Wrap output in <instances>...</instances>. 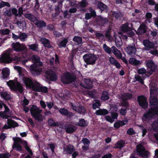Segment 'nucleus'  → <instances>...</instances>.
<instances>
[{
	"mask_svg": "<svg viewBox=\"0 0 158 158\" xmlns=\"http://www.w3.org/2000/svg\"><path fill=\"white\" fill-rule=\"evenodd\" d=\"M109 61L112 64L115 65L116 67L119 68L120 67V64L113 57H111L109 58Z\"/></svg>",
	"mask_w": 158,
	"mask_h": 158,
	"instance_id": "obj_28",
	"label": "nucleus"
},
{
	"mask_svg": "<svg viewBox=\"0 0 158 158\" xmlns=\"http://www.w3.org/2000/svg\"><path fill=\"white\" fill-rule=\"evenodd\" d=\"M60 113L64 115H66L68 114V111L67 109H65L64 108H62L60 109L59 110Z\"/></svg>",
	"mask_w": 158,
	"mask_h": 158,
	"instance_id": "obj_62",
	"label": "nucleus"
},
{
	"mask_svg": "<svg viewBox=\"0 0 158 158\" xmlns=\"http://www.w3.org/2000/svg\"><path fill=\"white\" fill-rule=\"evenodd\" d=\"M150 109L145 114L142 118L143 122H148L154 115L158 114V107L156 106L158 103L156 96L158 94L157 87L155 84L151 83L150 84Z\"/></svg>",
	"mask_w": 158,
	"mask_h": 158,
	"instance_id": "obj_1",
	"label": "nucleus"
},
{
	"mask_svg": "<svg viewBox=\"0 0 158 158\" xmlns=\"http://www.w3.org/2000/svg\"><path fill=\"white\" fill-rule=\"evenodd\" d=\"M42 110L40 109L36 106H32L30 109V111L32 116L36 120L42 121L44 118L40 114Z\"/></svg>",
	"mask_w": 158,
	"mask_h": 158,
	"instance_id": "obj_4",
	"label": "nucleus"
},
{
	"mask_svg": "<svg viewBox=\"0 0 158 158\" xmlns=\"http://www.w3.org/2000/svg\"><path fill=\"white\" fill-rule=\"evenodd\" d=\"M136 151L138 155L144 158H147L149 155V153L145 150L144 147L141 144L137 146Z\"/></svg>",
	"mask_w": 158,
	"mask_h": 158,
	"instance_id": "obj_10",
	"label": "nucleus"
},
{
	"mask_svg": "<svg viewBox=\"0 0 158 158\" xmlns=\"http://www.w3.org/2000/svg\"><path fill=\"white\" fill-rule=\"evenodd\" d=\"M73 40L78 44H80L82 43L81 38L78 36H74L73 38Z\"/></svg>",
	"mask_w": 158,
	"mask_h": 158,
	"instance_id": "obj_42",
	"label": "nucleus"
},
{
	"mask_svg": "<svg viewBox=\"0 0 158 158\" xmlns=\"http://www.w3.org/2000/svg\"><path fill=\"white\" fill-rule=\"evenodd\" d=\"M128 24L126 23L123 24L121 27L122 31L124 32H128L131 31L132 29L128 27Z\"/></svg>",
	"mask_w": 158,
	"mask_h": 158,
	"instance_id": "obj_32",
	"label": "nucleus"
},
{
	"mask_svg": "<svg viewBox=\"0 0 158 158\" xmlns=\"http://www.w3.org/2000/svg\"><path fill=\"white\" fill-rule=\"evenodd\" d=\"M35 85L33 90L41 92L43 93H46L47 92L48 89L46 87L41 86L39 83L37 82L36 83Z\"/></svg>",
	"mask_w": 158,
	"mask_h": 158,
	"instance_id": "obj_18",
	"label": "nucleus"
},
{
	"mask_svg": "<svg viewBox=\"0 0 158 158\" xmlns=\"http://www.w3.org/2000/svg\"><path fill=\"white\" fill-rule=\"evenodd\" d=\"M101 106V104L99 101H97L95 103L93 104V108L94 109H95L97 108H98Z\"/></svg>",
	"mask_w": 158,
	"mask_h": 158,
	"instance_id": "obj_54",
	"label": "nucleus"
},
{
	"mask_svg": "<svg viewBox=\"0 0 158 158\" xmlns=\"http://www.w3.org/2000/svg\"><path fill=\"white\" fill-rule=\"evenodd\" d=\"M103 48L105 51L108 54H110L111 52V48L108 47L106 44L103 45Z\"/></svg>",
	"mask_w": 158,
	"mask_h": 158,
	"instance_id": "obj_45",
	"label": "nucleus"
},
{
	"mask_svg": "<svg viewBox=\"0 0 158 158\" xmlns=\"http://www.w3.org/2000/svg\"><path fill=\"white\" fill-rule=\"evenodd\" d=\"M10 31L8 29H4L0 30V32L1 33L4 35H7L10 33Z\"/></svg>",
	"mask_w": 158,
	"mask_h": 158,
	"instance_id": "obj_55",
	"label": "nucleus"
},
{
	"mask_svg": "<svg viewBox=\"0 0 158 158\" xmlns=\"http://www.w3.org/2000/svg\"><path fill=\"white\" fill-rule=\"evenodd\" d=\"M118 37L119 38V40H118L117 39H115V43L116 46L118 47H120L122 44V42L121 39L118 36Z\"/></svg>",
	"mask_w": 158,
	"mask_h": 158,
	"instance_id": "obj_57",
	"label": "nucleus"
},
{
	"mask_svg": "<svg viewBox=\"0 0 158 158\" xmlns=\"http://www.w3.org/2000/svg\"><path fill=\"white\" fill-rule=\"evenodd\" d=\"M1 96L5 100H9L12 97L11 95L9 92L3 91L0 93Z\"/></svg>",
	"mask_w": 158,
	"mask_h": 158,
	"instance_id": "obj_24",
	"label": "nucleus"
},
{
	"mask_svg": "<svg viewBox=\"0 0 158 158\" xmlns=\"http://www.w3.org/2000/svg\"><path fill=\"white\" fill-rule=\"evenodd\" d=\"M10 49H8L4 52L0 57V62L5 63H9L12 62V59L10 57Z\"/></svg>",
	"mask_w": 158,
	"mask_h": 158,
	"instance_id": "obj_8",
	"label": "nucleus"
},
{
	"mask_svg": "<svg viewBox=\"0 0 158 158\" xmlns=\"http://www.w3.org/2000/svg\"><path fill=\"white\" fill-rule=\"evenodd\" d=\"M108 113V111L106 109H99L96 111L95 114L97 115H105Z\"/></svg>",
	"mask_w": 158,
	"mask_h": 158,
	"instance_id": "obj_31",
	"label": "nucleus"
},
{
	"mask_svg": "<svg viewBox=\"0 0 158 158\" xmlns=\"http://www.w3.org/2000/svg\"><path fill=\"white\" fill-rule=\"evenodd\" d=\"M146 65L148 68L150 69L152 71H154L156 67V65L151 60L147 62Z\"/></svg>",
	"mask_w": 158,
	"mask_h": 158,
	"instance_id": "obj_21",
	"label": "nucleus"
},
{
	"mask_svg": "<svg viewBox=\"0 0 158 158\" xmlns=\"http://www.w3.org/2000/svg\"><path fill=\"white\" fill-rule=\"evenodd\" d=\"M17 24L18 26L21 28L24 29L26 27L25 22L24 19L22 21H18L17 22Z\"/></svg>",
	"mask_w": 158,
	"mask_h": 158,
	"instance_id": "obj_37",
	"label": "nucleus"
},
{
	"mask_svg": "<svg viewBox=\"0 0 158 158\" xmlns=\"http://www.w3.org/2000/svg\"><path fill=\"white\" fill-rule=\"evenodd\" d=\"M79 4L81 7H85L88 4V3L85 0H82L79 3Z\"/></svg>",
	"mask_w": 158,
	"mask_h": 158,
	"instance_id": "obj_53",
	"label": "nucleus"
},
{
	"mask_svg": "<svg viewBox=\"0 0 158 158\" xmlns=\"http://www.w3.org/2000/svg\"><path fill=\"white\" fill-rule=\"evenodd\" d=\"M10 6V4L8 2L2 1L0 3V8H2L5 6Z\"/></svg>",
	"mask_w": 158,
	"mask_h": 158,
	"instance_id": "obj_52",
	"label": "nucleus"
},
{
	"mask_svg": "<svg viewBox=\"0 0 158 158\" xmlns=\"http://www.w3.org/2000/svg\"><path fill=\"white\" fill-rule=\"evenodd\" d=\"M15 69L16 70L18 73L20 77V79L22 77H24V76L25 74H27V71L25 69L22 67L17 66H14Z\"/></svg>",
	"mask_w": 158,
	"mask_h": 158,
	"instance_id": "obj_19",
	"label": "nucleus"
},
{
	"mask_svg": "<svg viewBox=\"0 0 158 158\" xmlns=\"http://www.w3.org/2000/svg\"><path fill=\"white\" fill-rule=\"evenodd\" d=\"M82 142L85 145H88L90 143L89 140L86 138H84L82 140Z\"/></svg>",
	"mask_w": 158,
	"mask_h": 158,
	"instance_id": "obj_64",
	"label": "nucleus"
},
{
	"mask_svg": "<svg viewBox=\"0 0 158 158\" xmlns=\"http://www.w3.org/2000/svg\"><path fill=\"white\" fill-rule=\"evenodd\" d=\"M24 16L33 23L36 20V18L34 16L30 14H26L24 15Z\"/></svg>",
	"mask_w": 158,
	"mask_h": 158,
	"instance_id": "obj_38",
	"label": "nucleus"
},
{
	"mask_svg": "<svg viewBox=\"0 0 158 158\" xmlns=\"http://www.w3.org/2000/svg\"><path fill=\"white\" fill-rule=\"evenodd\" d=\"M75 77L73 74L69 73L64 74L61 78V81L64 84H68L75 80Z\"/></svg>",
	"mask_w": 158,
	"mask_h": 158,
	"instance_id": "obj_9",
	"label": "nucleus"
},
{
	"mask_svg": "<svg viewBox=\"0 0 158 158\" xmlns=\"http://www.w3.org/2000/svg\"><path fill=\"white\" fill-rule=\"evenodd\" d=\"M146 27L145 25L142 24L138 28L137 33L139 34H141L146 32Z\"/></svg>",
	"mask_w": 158,
	"mask_h": 158,
	"instance_id": "obj_27",
	"label": "nucleus"
},
{
	"mask_svg": "<svg viewBox=\"0 0 158 158\" xmlns=\"http://www.w3.org/2000/svg\"><path fill=\"white\" fill-rule=\"evenodd\" d=\"M34 23L35 25L39 27H43L46 26V23L44 22L43 21H38L36 19Z\"/></svg>",
	"mask_w": 158,
	"mask_h": 158,
	"instance_id": "obj_30",
	"label": "nucleus"
},
{
	"mask_svg": "<svg viewBox=\"0 0 158 158\" xmlns=\"http://www.w3.org/2000/svg\"><path fill=\"white\" fill-rule=\"evenodd\" d=\"M95 35L98 38H101V39H103L104 38V35L100 33H96L95 34Z\"/></svg>",
	"mask_w": 158,
	"mask_h": 158,
	"instance_id": "obj_63",
	"label": "nucleus"
},
{
	"mask_svg": "<svg viewBox=\"0 0 158 158\" xmlns=\"http://www.w3.org/2000/svg\"><path fill=\"white\" fill-rule=\"evenodd\" d=\"M7 84L10 89L15 91H18L21 93L23 91L22 85L16 80H10Z\"/></svg>",
	"mask_w": 158,
	"mask_h": 158,
	"instance_id": "obj_5",
	"label": "nucleus"
},
{
	"mask_svg": "<svg viewBox=\"0 0 158 158\" xmlns=\"http://www.w3.org/2000/svg\"><path fill=\"white\" fill-rule=\"evenodd\" d=\"M143 44L145 48L144 49L147 51L149 50L150 49L154 48L155 44L148 40H145L143 41Z\"/></svg>",
	"mask_w": 158,
	"mask_h": 158,
	"instance_id": "obj_11",
	"label": "nucleus"
},
{
	"mask_svg": "<svg viewBox=\"0 0 158 158\" xmlns=\"http://www.w3.org/2000/svg\"><path fill=\"white\" fill-rule=\"evenodd\" d=\"M80 85L85 88L90 89L93 87L92 82L89 79H83Z\"/></svg>",
	"mask_w": 158,
	"mask_h": 158,
	"instance_id": "obj_17",
	"label": "nucleus"
},
{
	"mask_svg": "<svg viewBox=\"0 0 158 158\" xmlns=\"http://www.w3.org/2000/svg\"><path fill=\"white\" fill-rule=\"evenodd\" d=\"M75 124L81 127H85L88 125V123L84 119H81L80 120L78 123H76Z\"/></svg>",
	"mask_w": 158,
	"mask_h": 158,
	"instance_id": "obj_35",
	"label": "nucleus"
},
{
	"mask_svg": "<svg viewBox=\"0 0 158 158\" xmlns=\"http://www.w3.org/2000/svg\"><path fill=\"white\" fill-rule=\"evenodd\" d=\"M40 41L44 47L48 48L51 47L49 41L47 39L44 37L40 39Z\"/></svg>",
	"mask_w": 158,
	"mask_h": 158,
	"instance_id": "obj_25",
	"label": "nucleus"
},
{
	"mask_svg": "<svg viewBox=\"0 0 158 158\" xmlns=\"http://www.w3.org/2000/svg\"><path fill=\"white\" fill-rule=\"evenodd\" d=\"M10 155L9 153H5L0 155V158H9Z\"/></svg>",
	"mask_w": 158,
	"mask_h": 158,
	"instance_id": "obj_58",
	"label": "nucleus"
},
{
	"mask_svg": "<svg viewBox=\"0 0 158 158\" xmlns=\"http://www.w3.org/2000/svg\"><path fill=\"white\" fill-rule=\"evenodd\" d=\"M45 76L46 78L52 81H54L57 79V76L55 73L51 71H47L46 72Z\"/></svg>",
	"mask_w": 158,
	"mask_h": 158,
	"instance_id": "obj_16",
	"label": "nucleus"
},
{
	"mask_svg": "<svg viewBox=\"0 0 158 158\" xmlns=\"http://www.w3.org/2000/svg\"><path fill=\"white\" fill-rule=\"evenodd\" d=\"M132 97V95L128 93H124L119 96V98L123 101L131 99ZM122 105L124 106H127V102H123L122 103Z\"/></svg>",
	"mask_w": 158,
	"mask_h": 158,
	"instance_id": "obj_14",
	"label": "nucleus"
},
{
	"mask_svg": "<svg viewBox=\"0 0 158 158\" xmlns=\"http://www.w3.org/2000/svg\"><path fill=\"white\" fill-rule=\"evenodd\" d=\"M66 150L68 153L69 154H71L74 151L75 149L73 146L71 145H69L66 147Z\"/></svg>",
	"mask_w": 158,
	"mask_h": 158,
	"instance_id": "obj_44",
	"label": "nucleus"
},
{
	"mask_svg": "<svg viewBox=\"0 0 158 158\" xmlns=\"http://www.w3.org/2000/svg\"><path fill=\"white\" fill-rule=\"evenodd\" d=\"M126 51L128 54L131 56L135 54L136 49L135 45L133 44L129 45L126 48Z\"/></svg>",
	"mask_w": 158,
	"mask_h": 158,
	"instance_id": "obj_20",
	"label": "nucleus"
},
{
	"mask_svg": "<svg viewBox=\"0 0 158 158\" xmlns=\"http://www.w3.org/2000/svg\"><path fill=\"white\" fill-rule=\"evenodd\" d=\"M68 42V39L65 38L60 42L59 46L61 47H65Z\"/></svg>",
	"mask_w": 158,
	"mask_h": 158,
	"instance_id": "obj_49",
	"label": "nucleus"
},
{
	"mask_svg": "<svg viewBox=\"0 0 158 158\" xmlns=\"http://www.w3.org/2000/svg\"><path fill=\"white\" fill-rule=\"evenodd\" d=\"M135 78L137 81H139L141 83L143 84V83L142 79L139 75H136L135 76Z\"/></svg>",
	"mask_w": 158,
	"mask_h": 158,
	"instance_id": "obj_61",
	"label": "nucleus"
},
{
	"mask_svg": "<svg viewBox=\"0 0 158 158\" xmlns=\"http://www.w3.org/2000/svg\"><path fill=\"white\" fill-rule=\"evenodd\" d=\"M129 62L131 64L134 65H139L142 63L141 61L138 60L133 58H131Z\"/></svg>",
	"mask_w": 158,
	"mask_h": 158,
	"instance_id": "obj_26",
	"label": "nucleus"
},
{
	"mask_svg": "<svg viewBox=\"0 0 158 158\" xmlns=\"http://www.w3.org/2000/svg\"><path fill=\"white\" fill-rule=\"evenodd\" d=\"M29 48L33 51L37 52L39 51L38 45L37 44H32L28 45Z\"/></svg>",
	"mask_w": 158,
	"mask_h": 158,
	"instance_id": "obj_36",
	"label": "nucleus"
},
{
	"mask_svg": "<svg viewBox=\"0 0 158 158\" xmlns=\"http://www.w3.org/2000/svg\"><path fill=\"white\" fill-rule=\"evenodd\" d=\"M27 38V35L25 33L20 32L19 34V39L21 41H25L26 40Z\"/></svg>",
	"mask_w": 158,
	"mask_h": 158,
	"instance_id": "obj_34",
	"label": "nucleus"
},
{
	"mask_svg": "<svg viewBox=\"0 0 158 158\" xmlns=\"http://www.w3.org/2000/svg\"><path fill=\"white\" fill-rule=\"evenodd\" d=\"M137 71L138 73L140 74H144L146 72V69L143 68H142L139 69Z\"/></svg>",
	"mask_w": 158,
	"mask_h": 158,
	"instance_id": "obj_56",
	"label": "nucleus"
},
{
	"mask_svg": "<svg viewBox=\"0 0 158 158\" xmlns=\"http://www.w3.org/2000/svg\"><path fill=\"white\" fill-rule=\"evenodd\" d=\"M105 118L106 121L110 123H112L114 121V120L112 118V117H111L109 115L106 116L105 117Z\"/></svg>",
	"mask_w": 158,
	"mask_h": 158,
	"instance_id": "obj_59",
	"label": "nucleus"
},
{
	"mask_svg": "<svg viewBox=\"0 0 158 158\" xmlns=\"http://www.w3.org/2000/svg\"><path fill=\"white\" fill-rule=\"evenodd\" d=\"M98 6L101 10H106L107 9V6L104 3L101 2H98Z\"/></svg>",
	"mask_w": 158,
	"mask_h": 158,
	"instance_id": "obj_43",
	"label": "nucleus"
},
{
	"mask_svg": "<svg viewBox=\"0 0 158 158\" xmlns=\"http://www.w3.org/2000/svg\"><path fill=\"white\" fill-rule=\"evenodd\" d=\"M72 108L73 110H75L76 112L80 113H83L85 112V108L82 106H79V107H76L73 104H71Z\"/></svg>",
	"mask_w": 158,
	"mask_h": 158,
	"instance_id": "obj_22",
	"label": "nucleus"
},
{
	"mask_svg": "<svg viewBox=\"0 0 158 158\" xmlns=\"http://www.w3.org/2000/svg\"><path fill=\"white\" fill-rule=\"evenodd\" d=\"M2 77L4 78L8 76L10 74V70L7 68H5L2 69Z\"/></svg>",
	"mask_w": 158,
	"mask_h": 158,
	"instance_id": "obj_29",
	"label": "nucleus"
},
{
	"mask_svg": "<svg viewBox=\"0 0 158 158\" xmlns=\"http://www.w3.org/2000/svg\"><path fill=\"white\" fill-rule=\"evenodd\" d=\"M5 108V110L3 111L0 112V117L3 118H7L10 117L11 115L8 107L5 105L3 104Z\"/></svg>",
	"mask_w": 158,
	"mask_h": 158,
	"instance_id": "obj_13",
	"label": "nucleus"
},
{
	"mask_svg": "<svg viewBox=\"0 0 158 158\" xmlns=\"http://www.w3.org/2000/svg\"><path fill=\"white\" fill-rule=\"evenodd\" d=\"M34 64L30 66V71L34 76L39 75L42 71V69L40 66L42 64L40 61V58L36 55H33L31 58Z\"/></svg>",
	"mask_w": 158,
	"mask_h": 158,
	"instance_id": "obj_2",
	"label": "nucleus"
},
{
	"mask_svg": "<svg viewBox=\"0 0 158 158\" xmlns=\"http://www.w3.org/2000/svg\"><path fill=\"white\" fill-rule=\"evenodd\" d=\"M125 142L123 140H120L117 142L115 144V148H121L124 147Z\"/></svg>",
	"mask_w": 158,
	"mask_h": 158,
	"instance_id": "obj_40",
	"label": "nucleus"
},
{
	"mask_svg": "<svg viewBox=\"0 0 158 158\" xmlns=\"http://www.w3.org/2000/svg\"><path fill=\"white\" fill-rule=\"evenodd\" d=\"M137 98L139 105L143 108H146L148 106V103L146 98L143 96H139Z\"/></svg>",
	"mask_w": 158,
	"mask_h": 158,
	"instance_id": "obj_15",
	"label": "nucleus"
},
{
	"mask_svg": "<svg viewBox=\"0 0 158 158\" xmlns=\"http://www.w3.org/2000/svg\"><path fill=\"white\" fill-rule=\"evenodd\" d=\"M85 62L87 64L93 65L95 63L97 60V57L94 54H87L84 55L83 56Z\"/></svg>",
	"mask_w": 158,
	"mask_h": 158,
	"instance_id": "obj_7",
	"label": "nucleus"
},
{
	"mask_svg": "<svg viewBox=\"0 0 158 158\" xmlns=\"http://www.w3.org/2000/svg\"><path fill=\"white\" fill-rule=\"evenodd\" d=\"M7 121L10 128L11 127H14L18 126L17 123L12 119H8Z\"/></svg>",
	"mask_w": 158,
	"mask_h": 158,
	"instance_id": "obj_39",
	"label": "nucleus"
},
{
	"mask_svg": "<svg viewBox=\"0 0 158 158\" xmlns=\"http://www.w3.org/2000/svg\"><path fill=\"white\" fill-rule=\"evenodd\" d=\"M12 46L16 52H20L25 50L26 47L24 44L17 42L12 44Z\"/></svg>",
	"mask_w": 158,
	"mask_h": 158,
	"instance_id": "obj_12",
	"label": "nucleus"
},
{
	"mask_svg": "<svg viewBox=\"0 0 158 158\" xmlns=\"http://www.w3.org/2000/svg\"><path fill=\"white\" fill-rule=\"evenodd\" d=\"M76 129V127L74 126L69 127L67 128L66 131L69 133H72Z\"/></svg>",
	"mask_w": 158,
	"mask_h": 158,
	"instance_id": "obj_51",
	"label": "nucleus"
},
{
	"mask_svg": "<svg viewBox=\"0 0 158 158\" xmlns=\"http://www.w3.org/2000/svg\"><path fill=\"white\" fill-rule=\"evenodd\" d=\"M14 143L12 146L13 149L18 151H21L22 150V147L20 144H22L24 147L31 154H32V152L27 145L26 141L22 140L21 138L19 137H13V138Z\"/></svg>",
	"mask_w": 158,
	"mask_h": 158,
	"instance_id": "obj_3",
	"label": "nucleus"
},
{
	"mask_svg": "<svg viewBox=\"0 0 158 158\" xmlns=\"http://www.w3.org/2000/svg\"><path fill=\"white\" fill-rule=\"evenodd\" d=\"M152 127L153 129L156 131H158V121L153 122L152 124Z\"/></svg>",
	"mask_w": 158,
	"mask_h": 158,
	"instance_id": "obj_48",
	"label": "nucleus"
},
{
	"mask_svg": "<svg viewBox=\"0 0 158 158\" xmlns=\"http://www.w3.org/2000/svg\"><path fill=\"white\" fill-rule=\"evenodd\" d=\"M112 14L113 16L117 19H118L122 16V14L120 12H112Z\"/></svg>",
	"mask_w": 158,
	"mask_h": 158,
	"instance_id": "obj_50",
	"label": "nucleus"
},
{
	"mask_svg": "<svg viewBox=\"0 0 158 158\" xmlns=\"http://www.w3.org/2000/svg\"><path fill=\"white\" fill-rule=\"evenodd\" d=\"M22 82L25 85L27 88L32 89L33 90L37 82L33 81L30 78L24 76L22 77L20 79Z\"/></svg>",
	"mask_w": 158,
	"mask_h": 158,
	"instance_id": "obj_6",
	"label": "nucleus"
},
{
	"mask_svg": "<svg viewBox=\"0 0 158 158\" xmlns=\"http://www.w3.org/2000/svg\"><path fill=\"white\" fill-rule=\"evenodd\" d=\"M48 122L49 125L51 127L57 126L58 125L57 122H54V121L51 119H49Z\"/></svg>",
	"mask_w": 158,
	"mask_h": 158,
	"instance_id": "obj_46",
	"label": "nucleus"
},
{
	"mask_svg": "<svg viewBox=\"0 0 158 158\" xmlns=\"http://www.w3.org/2000/svg\"><path fill=\"white\" fill-rule=\"evenodd\" d=\"M101 99L103 100H107L109 99L108 93L106 91H104L103 92Z\"/></svg>",
	"mask_w": 158,
	"mask_h": 158,
	"instance_id": "obj_47",
	"label": "nucleus"
},
{
	"mask_svg": "<svg viewBox=\"0 0 158 158\" xmlns=\"http://www.w3.org/2000/svg\"><path fill=\"white\" fill-rule=\"evenodd\" d=\"M108 22V20L106 18L103 19L102 18L100 17L98 23L100 25H103L107 23Z\"/></svg>",
	"mask_w": 158,
	"mask_h": 158,
	"instance_id": "obj_41",
	"label": "nucleus"
},
{
	"mask_svg": "<svg viewBox=\"0 0 158 158\" xmlns=\"http://www.w3.org/2000/svg\"><path fill=\"white\" fill-rule=\"evenodd\" d=\"M112 51L115 56L118 58H121L122 54L120 51L118 50L115 46L111 48Z\"/></svg>",
	"mask_w": 158,
	"mask_h": 158,
	"instance_id": "obj_23",
	"label": "nucleus"
},
{
	"mask_svg": "<svg viewBox=\"0 0 158 158\" xmlns=\"http://www.w3.org/2000/svg\"><path fill=\"white\" fill-rule=\"evenodd\" d=\"M127 123V121H122L115 122L114 124V127L116 128H118L120 127L125 125Z\"/></svg>",
	"mask_w": 158,
	"mask_h": 158,
	"instance_id": "obj_33",
	"label": "nucleus"
},
{
	"mask_svg": "<svg viewBox=\"0 0 158 158\" xmlns=\"http://www.w3.org/2000/svg\"><path fill=\"white\" fill-rule=\"evenodd\" d=\"M127 133L130 135H132L135 134V133L133 129L131 128L128 130L127 131Z\"/></svg>",
	"mask_w": 158,
	"mask_h": 158,
	"instance_id": "obj_60",
	"label": "nucleus"
}]
</instances>
